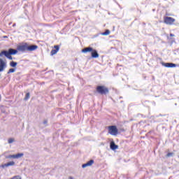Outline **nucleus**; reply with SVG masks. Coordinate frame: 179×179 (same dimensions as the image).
Listing matches in <instances>:
<instances>
[{"label": "nucleus", "mask_w": 179, "mask_h": 179, "mask_svg": "<svg viewBox=\"0 0 179 179\" xmlns=\"http://www.w3.org/2000/svg\"><path fill=\"white\" fill-rule=\"evenodd\" d=\"M96 92L99 93V94H108V88L106 86L99 85L96 87Z\"/></svg>", "instance_id": "1"}, {"label": "nucleus", "mask_w": 179, "mask_h": 179, "mask_svg": "<svg viewBox=\"0 0 179 179\" xmlns=\"http://www.w3.org/2000/svg\"><path fill=\"white\" fill-rule=\"evenodd\" d=\"M108 129L110 135H113V136L118 135V129H117V126H109Z\"/></svg>", "instance_id": "2"}, {"label": "nucleus", "mask_w": 179, "mask_h": 179, "mask_svg": "<svg viewBox=\"0 0 179 179\" xmlns=\"http://www.w3.org/2000/svg\"><path fill=\"white\" fill-rule=\"evenodd\" d=\"M164 23L166 24H173L176 22V19L171 17H166L164 20Z\"/></svg>", "instance_id": "3"}, {"label": "nucleus", "mask_w": 179, "mask_h": 179, "mask_svg": "<svg viewBox=\"0 0 179 179\" xmlns=\"http://www.w3.org/2000/svg\"><path fill=\"white\" fill-rule=\"evenodd\" d=\"M6 57V58H8V59H13V57H12V55H9V53H8V50H3L0 52V57Z\"/></svg>", "instance_id": "4"}, {"label": "nucleus", "mask_w": 179, "mask_h": 179, "mask_svg": "<svg viewBox=\"0 0 179 179\" xmlns=\"http://www.w3.org/2000/svg\"><path fill=\"white\" fill-rule=\"evenodd\" d=\"M23 153H18L16 155L6 156V159H20V157H23Z\"/></svg>", "instance_id": "5"}, {"label": "nucleus", "mask_w": 179, "mask_h": 179, "mask_svg": "<svg viewBox=\"0 0 179 179\" xmlns=\"http://www.w3.org/2000/svg\"><path fill=\"white\" fill-rule=\"evenodd\" d=\"M6 66V62L3 61L2 59H0V72H3Z\"/></svg>", "instance_id": "6"}, {"label": "nucleus", "mask_w": 179, "mask_h": 179, "mask_svg": "<svg viewBox=\"0 0 179 179\" xmlns=\"http://www.w3.org/2000/svg\"><path fill=\"white\" fill-rule=\"evenodd\" d=\"M17 50L18 51H21L22 52H24V51H28L27 43H24V45H19Z\"/></svg>", "instance_id": "7"}, {"label": "nucleus", "mask_w": 179, "mask_h": 179, "mask_svg": "<svg viewBox=\"0 0 179 179\" xmlns=\"http://www.w3.org/2000/svg\"><path fill=\"white\" fill-rule=\"evenodd\" d=\"M162 66H165V68H176L177 66V64L173 63H162Z\"/></svg>", "instance_id": "8"}, {"label": "nucleus", "mask_w": 179, "mask_h": 179, "mask_svg": "<svg viewBox=\"0 0 179 179\" xmlns=\"http://www.w3.org/2000/svg\"><path fill=\"white\" fill-rule=\"evenodd\" d=\"M94 163V161L93 159L90 160L88 162L83 164L82 165L83 169H86V167H90Z\"/></svg>", "instance_id": "9"}, {"label": "nucleus", "mask_w": 179, "mask_h": 179, "mask_svg": "<svg viewBox=\"0 0 179 179\" xmlns=\"http://www.w3.org/2000/svg\"><path fill=\"white\" fill-rule=\"evenodd\" d=\"M27 48H28V51H36V50H37V48H38V46H37V45H29L27 44Z\"/></svg>", "instance_id": "10"}, {"label": "nucleus", "mask_w": 179, "mask_h": 179, "mask_svg": "<svg viewBox=\"0 0 179 179\" xmlns=\"http://www.w3.org/2000/svg\"><path fill=\"white\" fill-rule=\"evenodd\" d=\"M7 53L9 54V55H16L17 54V50L13 48L8 49V51H7Z\"/></svg>", "instance_id": "11"}, {"label": "nucleus", "mask_w": 179, "mask_h": 179, "mask_svg": "<svg viewBox=\"0 0 179 179\" xmlns=\"http://www.w3.org/2000/svg\"><path fill=\"white\" fill-rule=\"evenodd\" d=\"M10 166H15V162L12 161V162H8L6 164H4L1 165V167L3 169H5V167H9Z\"/></svg>", "instance_id": "12"}, {"label": "nucleus", "mask_w": 179, "mask_h": 179, "mask_svg": "<svg viewBox=\"0 0 179 179\" xmlns=\"http://www.w3.org/2000/svg\"><path fill=\"white\" fill-rule=\"evenodd\" d=\"M91 56L92 58H99V53L97 52V50L92 49Z\"/></svg>", "instance_id": "13"}, {"label": "nucleus", "mask_w": 179, "mask_h": 179, "mask_svg": "<svg viewBox=\"0 0 179 179\" xmlns=\"http://www.w3.org/2000/svg\"><path fill=\"white\" fill-rule=\"evenodd\" d=\"M92 51H93V48L92 47L85 48L82 50V52H84V54H86V52H92Z\"/></svg>", "instance_id": "14"}, {"label": "nucleus", "mask_w": 179, "mask_h": 179, "mask_svg": "<svg viewBox=\"0 0 179 179\" xmlns=\"http://www.w3.org/2000/svg\"><path fill=\"white\" fill-rule=\"evenodd\" d=\"M110 149L112 150H115L118 149V145H115V143L111 142L110 143Z\"/></svg>", "instance_id": "15"}, {"label": "nucleus", "mask_w": 179, "mask_h": 179, "mask_svg": "<svg viewBox=\"0 0 179 179\" xmlns=\"http://www.w3.org/2000/svg\"><path fill=\"white\" fill-rule=\"evenodd\" d=\"M17 65V62H16L13 61L10 62V66H11L12 68H16Z\"/></svg>", "instance_id": "16"}, {"label": "nucleus", "mask_w": 179, "mask_h": 179, "mask_svg": "<svg viewBox=\"0 0 179 179\" xmlns=\"http://www.w3.org/2000/svg\"><path fill=\"white\" fill-rule=\"evenodd\" d=\"M102 36H108V34H110V30L106 29L105 32H103Z\"/></svg>", "instance_id": "17"}, {"label": "nucleus", "mask_w": 179, "mask_h": 179, "mask_svg": "<svg viewBox=\"0 0 179 179\" xmlns=\"http://www.w3.org/2000/svg\"><path fill=\"white\" fill-rule=\"evenodd\" d=\"M13 142H15V138H8V143L10 144V143H13Z\"/></svg>", "instance_id": "18"}, {"label": "nucleus", "mask_w": 179, "mask_h": 179, "mask_svg": "<svg viewBox=\"0 0 179 179\" xmlns=\"http://www.w3.org/2000/svg\"><path fill=\"white\" fill-rule=\"evenodd\" d=\"M16 69H10L7 72L8 74L9 73H13V72H15Z\"/></svg>", "instance_id": "19"}, {"label": "nucleus", "mask_w": 179, "mask_h": 179, "mask_svg": "<svg viewBox=\"0 0 179 179\" xmlns=\"http://www.w3.org/2000/svg\"><path fill=\"white\" fill-rule=\"evenodd\" d=\"M30 99V93H27L25 95L24 100H29Z\"/></svg>", "instance_id": "20"}, {"label": "nucleus", "mask_w": 179, "mask_h": 179, "mask_svg": "<svg viewBox=\"0 0 179 179\" xmlns=\"http://www.w3.org/2000/svg\"><path fill=\"white\" fill-rule=\"evenodd\" d=\"M57 52H58L55 49L52 50L50 52L51 55H55V54H57Z\"/></svg>", "instance_id": "21"}, {"label": "nucleus", "mask_w": 179, "mask_h": 179, "mask_svg": "<svg viewBox=\"0 0 179 179\" xmlns=\"http://www.w3.org/2000/svg\"><path fill=\"white\" fill-rule=\"evenodd\" d=\"M174 153L173 152H169L167 155H166V157H171L172 156H173Z\"/></svg>", "instance_id": "22"}, {"label": "nucleus", "mask_w": 179, "mask_h": 179, "mask_svg": "<svg viewBox=\"0 0 179 179\" xmlns=\"http://www.w3.org/2000/svg\"><path fill=\"white\" fill-rule=\"evenodd\" d=\"M54 48H55V50H56L57 51V52H58V51H59V45H55Z\"/></svg>", "instance_id": "23"}, {"label": "nucleus", "mask_w": 179, "mask_h": 179, "mask_svg": "<svg viewBox=\"0 0 179 179\" xmlns=\"http://www.w3.org/2000/svg\"><path fill=\"white\" fill-rule=\"evenodd\" d=\"M170 37H174V34H170Z\"/></svg>", "instance_id": "24"}, {"label": "nucleus", "mask_w": 179, "mask_h": 179, "mask_svg": "<svg viewBox=\"0 0 179 179\" xmlns=\"http://www.w3.org/2000/svg\"><path fill=\"white\" fill-rule=\"evenodd\" d=\"M47 122H48L47 120H45V121L43 122V124H46Z\"/></svg>", "instance_id": "25"}, {"label": "nucleus", "mask_w": 179, "mask_h": 179, "mask_svg": "<svg viewBox=\"0 0 179 179\" xmlns=\"http://www.w3.org/2000/svg\"><path fill=\"white\" fill-rule=\"evenodd\" d=\"M13 27H15V26H16V24H13Z\"/></svg>", "instance_id": "26"}, {"label": "nucleus", "mask_w": 179, "mask_h": 179, "mask_svg": "<svg viewBox=\"0 0 179 179\" xmlns=\"http://www.w3.org/2000/svg\"><path fill=\"white\" fill-rule=\"evenodd\" d=\"M69 178H70V179H73V178H72V177H70Z\"/></svg>", "instance_id": "27"}, {"label": "nucleus", "mask_w": 179, "mask_h": 179, "mask_svg": "<svg viewBox=\"0 0 179 179\" xmlns=\"http://www.w3.org/2000/svg\"><path fill=\"white\" fill-rule=\"evenodd\" d=\"M8 36H4L5 38H6Z\"/></svg>", "instance_id": "28"}, {"label": "nucleus", "mask_w": 179, "mask_h": 179, "mask_svg": "<svg viewBox=\"0 0 179 179\" xmlns=\"http://www.w3.org/2000/svg\"><path fill=\"white\" fill-rule=\"evenodd\" d=\"M0 99H1V95H0Z\"/></svg>", "instance_id": "29"}, {"label": "nucleus", "mask_w": 179, "mask_h": 179, "mask_svg": "<svg viewBox=\"0 0 179 179\" xmlns=\"http://www.w3.org/2000/svg\"><path fill=\"white\" fill-rule=\"evenodd\" d=\"M0 76H1V74H0Z\"/></svg>", "instance_id": "30"}]
</instances>
